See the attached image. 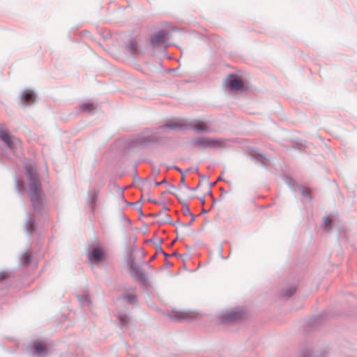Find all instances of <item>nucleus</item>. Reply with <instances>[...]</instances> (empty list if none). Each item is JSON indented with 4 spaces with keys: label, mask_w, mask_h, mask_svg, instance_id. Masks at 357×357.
<instances>
[{
    "label": "nucleus",
    "mask_w": 357,
    "mask_h": 357,
    "mask_svg": "<svg viewBox=\"0 0 357 357\" xmlns=\"http://www.w3.org/2000/svg\"><path fill=\"white\" fill-rule=\"evenodd\" d=\"M26 172L29 176V195L33 205L36 207L40 204L43 197L41 184L33 167H27Z\"/></svg>",
    "instance_id": "1"
},
{
    "label": "nucleus",
    "mask_w": 357,
    "mask_h": 357,
    "mask_svg": "<svg viewBox=\"0 0 357 357\" xmlns=\"http://www.w3.org/2000/svg\"><path fill=\"white\" fill-rule=\"evenodd\" d=\"M0 139L11 149H15L21 146V142L6 130L0 129Z\"/></svg>",
    "instance_id": "2"
},
{
    "label": "nucleus",
    "mask_w": 357,
    "mask_h": 357,
    "mask_svg": "<svg viewBox=\"0 0 357 357\" xmlns=\"http://www.w3.org/2000/svg\"><path fill=\"white\" fill-rule=\"evenodd\" d=\"M192 144L200 148L214 147L219 145V142L210 138H199L193 140Z\"/></svg>",
    "instance_id": "3"
},
{
    "label": "nucleus",
    "mask_w": 357,
    "mask_h": 357,
    "mask_svg": "<svg viewBox=\"0 0 357 357\" xmlns=\"http://www.w3.org/2000/svg\"><path fill=\"white\" fill-rule=\"evenodd\" d=\"M167 39V35L164 31H160L151 38L152 45L155 47L163 44Z\"/></svg>",
    "instance_id": "4"
},
{
    "label": "nucleus",
    "mask_w": 357,
    "mask_h": 357,
    "mask_svg": "<svg viewBox=\"0 0 357 357\" xmlns=\"http://www.w3.org/2000/svg\"><path fill=\"white\" fill-rule=\"evenodd\" d=\"M229 86L232 90H243V84L241 79L236 75H230L229 77Z\"/></svg>",
    "instance_id": "5"
},
{
    "label": "nucleus",
    "mask_w": 357,
    "mask_h": 357,
    "mask_svg": "<svg viewBox=\"0 0 357 357\" xmlns=\"http://www.w3.org/2000/svg\"><path fill=\"white\" fill-rule=\"evenodd\" d=\"M104 253L100 248H96L93 250L92 252L89 255L90 261H100L103 259Z\"/></svg>",
    "instance_id": "6"
},
{
    "label": "nucleus",
    "mask_w": 357,
    "mask_h": 357,
    "mask_svg": "<svg viewBox=\"0 0 357 357\" xmlns=\"http://www.w3.org/2000/svg\"><path fill=\"white\" fill-rule=\"evenodd\" d=\"M190 128L198 131H207L208 130V125L202 121H197L191 123Z\"/></svg>",
    "instance_id": "7"
},
{
    "label": "nucleus",
    "mask_w": 357,
    "mask_h": 357,
    "mask_svg": "<svg viewBox=\"0 0 357 357\" xmlns=\"http://www.w3.org/2000/svg\"><path fill=\"white\" fill-rule=\"evenodd\" d=\"M242 317V314L240 312L234 311L230 313H228L225 316V321H233L238 319H240Z\"/></svg>",
    "instance_id": "8"
},
{
    "label": "nucleus",
    "mask_w": 357,
    "mask_h": 357,
    "mask_svg": "<svg viewBox=\"0 0 357 357\" xmlns=\"http://www.w3.org/2000/svg\"><path fill=\"white\" fill-rule=\"evenodd\" d=\"M198 314L193 312H180L176 316L178 319H192L197 317Z\"/></svg>",
    "instance_id": "9"
},
{
    "label": "nucleus",
    "mask_w": 357,
    "mask_h": 357,
    "mask_svg": "<svg viewBox=\"0 0 357 357\" xmlns=\"http://www.w3.org/2000/svg\"><path fill=\"white\" fill-rule=\"evenodd\" d=\"M22 98L26 103L30 104L34 100V94L31 91H25L22 95Z\"/></svg>",
    "instance_id": "10"
},
{
    "label": "nucleus",
    "mask_w": 357,
    "mask_h": 357,
    "mask_svg": "<svg viewBox=\"0 0 357 357\" xmlns=\"http://www.w3.org/2000/svg\"><path fill=\"white\" fill-rule=\"evenodd\" d=\"M36 354H40L45 350V345L43 342H36L33 345Z\"/></svg>",
    "instance_id": "11"
},
{
    "label": "nucleus",
    "mask_w": 357,
    "mask_h": 357,
    "mask_svg": "<svg viewBox=\"0 0 357 357\" xmlns=\"http://www.w3.org/2000/svg\"><path fill=\"white\" fill-rule=\"evenodd\" d=\"M183 126V125L181 123H169L165 126V128H170V129H176V128H181Z\"/></svg>",
    "instance_id": "12"
},
{
    "label": "nucleus",
    "mask_w": 357,
    "mask_h": 357,
    "mask_svg": "<svg viewBox=\"0 0 357 357\" xmlns=\"http://www.w3.org/2000/svg\"><path fill=\"white\" fill-rule=\"evenodd\" d=\"M331 224V220L329 218H325L324 220V227H328Z\"/></svg>",
    "instance_id": "13"
},
{
    "label": "nucleus",
    "mask_w": 357,
    "mask_h": 357,
    "mask_svg": "<svg viewBox=\"0 0 357 357\" xmlns=\"http://www.w3.org/2000/svg\"><path fill=\"white\" fill-rule=\"evenodd\" d=\"M130 50H131L132 52H137V44H136V43H135V42H131V43H130Z\"/></svg>",
    "instance_id": "14"
},
{
    "label": "nucleus",
    "mask_w": 357,
    "mask_h": 357,
    "mask_svg": "<svg viewBox=\"0 0 357 357\" xmlns=\"http://www.w3.org/2000/svg\"><path fill=\"white\" fill-rule=\"evenodd\" d=\"M93 109V105L91 104H86L82 106L83 110H89V109Z\"/></svg>",
    "instance_id": "15"
},
{
    "label": "nucleus",
    "mask_w": 357,
    "mask_h": 357,
    "mask_svg": "<svg viewBox=\"0 0 357 357\" xmlns=\"http://www.w3.org/2000/svg\"><path fill=\"white\" fill-rule=\"evenodd\" d=\"M30 259V254L28 252H26L24 254V262L25 264H28Z\"/></svg>",
    "instance_id": "16"
},
{
    "label": "nucleus",
    "mask_w": 357,
    "mask_h": 357,
    "mask_svg": "<svg viewBox=\"0 0 357 357\" xmlns=\"http://www.w3.org/2000/svg\"><path fill=\"white\" fill-rule=\"evenodd\" d=\"M127 299L130 301V302H132L135 301V297L132 295H130L129 296L127 297Z\"/></svg>",
    "instance_id": "17"
},
{
    "label": "nucleus",
    "mask_w": 357,
    "mask_h": 357,
    "mask_svg": "<svg viewBox=\"0 0 357 357\" xmlns=\"http://www.w3.org/2000/svg\"><path fill=\"white\" fill-rule=\"evenodd\" d=\"M166 182L165 179L162 180L161 182H155V185L156 186L160 185V184H162V183H165Z\"/></svg>",
    "instance_id": "18"
},
{
    "label": "nucleus",
    "mask_w": 357,
    "mask_h": 357,
    "mask_svg": "<svg viewBox=\"0 0 357 357\" xmlns=\"http://www.w3.org/2000/svg\"><path fill=\"white\" fill-rule=\"evenodd\" d=\"M181 182L182 183H184V182H185V178H184V177H183V176L181 178Z\"/></svg>",
    "instance_id": "19"
},
{
    "label": "nucleus",
    "mask_w": 357,
    "mask_h": 357,
    "mask_svg": "<svg viewBox=\"0 0 357 357\" xmlns=\"http://www.w3.org/2000/svg\"><path fill=\"white\" fill-rule=\"evenodd\" d=\"M295 291V289H294L291 292V294H293L294 292Z\"/></svg>",
    "instance_id": "20"
},
{
    "label": "nucleus",
    "mask_w": 357,
    "mask_h": 357,
    "mask_svg": "<svg viewBox=\"0 0 357 357\" xmlns=\"http://www.w3.org/2000/svg\"><path fill=\"white\" fill-rule=\"evenodd\" d=\"M121 320V322H124V320L123 319V318L120 317Z\"/></svg>",
    "instance_id": "21"
}]
</instances>
